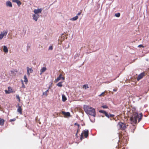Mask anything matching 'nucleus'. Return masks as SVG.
<instances>
[{
	"label": "nucleus",
	"instance_id": "nucleus-1",
	"mask_svg": "<svg viewBox=\"0 0 149 149\" xmlns=\"http://www.w3.org/2000/svg\"><path fill=\"white\" fill-rule=\"evenodd\" d=\"M142 116L143 114L142 113L138 114L137 113L134 112L132 116L130 118L131 122L135 124L138 120V122L139 123L141 120Z\"/></svg>",
	"mask_w": 149,
	"mask_h": 149
},
{
	"label": "nucleus",
	"instance_id": "nucleus-2",
	"mask_svg": "<svg viewBox=\"0 0 149 149\" xmlns=\"http://www.w3.org/2000/svg\"><path fill=\"white\" fill-rule=\"evenodd\" d=\"M84 109L85 112L88 114L95 117L96 113L95 109L92 107L88 106H85Z\"/></svg>",
	"mask_w": 149,
	"mask_h": 149
},
{
	"label": "nucleus",
	"instance_id": "nucleus-3",
	"mask_svg": "<svg viewBox=\"0 0 149 149\" xmlns=\"http://www.w3.org/2000/svg\"><path fill=\"white\" fill-rule=\"evenodd\" d=\"M118 125L120 129L123 130H125L128 126V125L121 122L118 123Z\"/></svg>",
	"mask_w": 149,
	"mask_h": 149
},
{
	"label": "nucleus",
	"instance_id": "nucleus-4",
	"mask_svg": "<svg viewBox=\"0 0 149 149\" xmlns=\"http://www.w3.org/2000/svg\"><path fill=\"white\" fill-rule=\"evenodd\" d=\"M88 130L83 131V132L81 134L80 136V139L81 140H82L84 139L83 136L84 134V136L85 138H87L88 137Z\"/></svg>",
	"mask_w": 149,
	"mask_h": 149
},
{
	"label": "nucleus",
	"instance_id": "nucleus-5",
	"mask_svg": "<svg viewBox=\"0 0 149 149\" xmlns=\"http://www.w3.org/2000/svg\"><path fill=\"white\" fill-rule=\"evenodd\" d=\"M8 31L7 30L4 31L3 32H2L0 34V39H2L4 36H6L8 33Z\"/></svg>",
	"mask_w": 149,
	"mask_h": 149
},
{
	"label": "nucleus",
	"instance_id": "nucleus-6",
	"mask_svg": "<svg viewBox=\"0 0 149 149\" xmlns=\"http://www.w3.org/2000/svg\"><path fill=\"white\" fill-rule=\"evenodd\" d=\"M104 115L106 116L108 118H113L115 116V115L113 114H111L109 113H108L107 112H106L104 113ZM111 120H112V119L110 118Z\"/></svg>",
	"mask_w": 149,
	"mask_h": 149
},
{
	"label": "nucleus",
	"instance_id": "nucleus-7",
	"mask_svg": "<svg viewBox=\"0 0 149 149\" xmlns=\"http://www.w3.org/2000/svg\"><path fill=\"white\" fill-rule=\"evenodd\" d=\"M8 90H5V93L6 94H9L11 93L14 92L15 91H13L12 88L10 87H8Z\"/></svg>",
	"mask_w": 149,
	"mask_h": 149
},
{
	"label": "nucleus",
	"instance_id": "nucleus-8",
	"mask_svg": "<svg viewBox=\"0 0 149 149\" xmlns=\"http://www.w3.org/2000/svg\"><path fill=\"white\" fill-rule=\"evenodd\" d=\"M145 73L144 72L141 73L140 74H139L138 75L137 78V80L139 81V80L142 78L143 77L145 76Z\"/></svg>",
	"mask_w": 149,
	"mask_h": 149
},
{
	"label": "nucleus",
	"instance_id": "nucleus-9",
	"mask_svg": "<svg viewBox=\"0 0 149 149\" xmlns=\"http://www.w3.org/2000/svg\"><path fill=\"white\" fill-rule=\"evenodd\" d=\"M42 10V8H38L37 9H35L34 10V12L36 14H38V13H41Z\"/></svg>",
	"mask_w": 149,
	"mask_h": 149
},
{
	"label": "nucleus",
	"instance_id": "nucleus-10",
	"mask_svg": "<svg viewBox=\"0 0 149 149\" xmlns=\"http://www.w3.org/2000/svg\"><path fill=\"white\" fill-rule=\"evenodd\" d=\"M40 16L38 14H36L35 13L33 15V19L36 21H37L39 18Z\"/></svg>",
	"mask_w": 149,
	"mask_h": 149
},
{
	"label": "nucleus",
	"instance_id": "nucleus-11",
	"mask_svg": "<svg viewBox=\"0 0 149 149\" xmlns=\"http://www.w3.org/2000/svg\"><path fill=\"white\" fill-rule=\"evenodd\" d=\"M12 2L16 3L19 6H20L22 4L21 1L19 0H13L12 1Z\"/></svg>",
	"mask_w": 149,
	"mask_h": 149
},
{
	"label": "nucleus",
	"instance_id": "nucleus-12",
	"mask_svg": "<svg viewBox=\"0 0 149 149\" xmlns=\"http://www.w3.org/2000/svg\"><path fill=\"white\" fill-rule=\"evenodd\" d=\"M27 74L29 76L30 75V73H32L33 72V70L31 68H29L28 67L27 68Z\"/></svg>",
	"mask_w": 149,
	"mask_h": 149
},
{
	"label": "nucleus",
	"instance_id": "nucleus-13",
	"mask_svg": "<svg viewBox=\"0 0 149 149\" xmlns=\"http://www.w3.org/2000/svg\"><path fill=\"white\" fill-rule=\"evenodd\" d=\"M6 5L8 7H12L13 6L12 3L9 1H8L6 2Z\"/></svg>",
	"mask_w": 149,
	"mask_h": 149
},
{
	"label": "nucleus",
	"instance_id": "nucleus-14",
	"mask_svg": "<svg viewBox=\"0 0 149 149\" xmlns=\"http://www.w3.org/2000/svg\"><path fill=\"white\" fill-rule=\"evenodd\" d=\"M22 109L21 106H18L17 111L20 114H22Z\"/></svg>",
	"mask_w": 149,
	"mask_h": 149
},
{
	"label": "nucleus",
	"instance_id": "nucleus-15",
	"mask_svg": "<svg viewBox=\"0 0 149 149\" xmlns=\"http://www.w3.org/2000/svg\"><path fill=\"white\" fill-rule=\"evenodd\" d=\"M62 113L65 116H70V113L69 112H66L64 111H62Z\"/></svg>",
	"mask_w": 149,
	"mask_h": 149
},
{
	"label": "nucleus",
	"instance_id": "nucleus-16",
	"mask_svg": "<svg viewBox=\"0 0 149 149\" xmlns=\"http://www.w3.org/2000/svg\"><path fill=\"white\" fill-rule=\"evenodd\" d=\"M5 122V120L1 118H0V125H3Z\"/></svg>",
	"mask_w": 149,
	"mask_h": 149
},
{
	"label": "nucleus",
	"instance_id": "nucleus-17",
	"mask_svg": "<svg viewBox=\"0 0 149 149\" xmlns=\"http://www.w3.org/2000/svg\"><path fill=\"white\" fill-rule=\"evenodd\" d=\"M3 51L5 53H7L8 52V49L7 47L6 46H3Z\"/></svg>",
	"mask_w": 149,
	"mask_h": 149
},
{
	"label": "nucleus",
	"instance_id": "nucleus-18",
	"mask_svg": "<svg viewBox=\"0 0 149 149\" xmlns=\"http://www.w3.org/2000/svg\"><path fill=\"white\" fill-rule=\"evenodd\" d=\"M62 76V74H60L58 77L57 79L55 80L56 82H58L61 79V77Z\"/></svg>",
	"mask_w": 149,
	"mask_h": 149
},
{
	"label": "nucleus",
	"instance_id": "nucleus-19",
	"mask_svg": "<svg viewBox=\"0 0 149 149\" xmlns=\"http://www.w3.org/2000/svg\"><path fill=\"white\" fill-rule=\"evenodd\" d=\"M24 82H25V83L26 84H27L28 81V80L26 77V75H25L24 76Z\"/></svg>",
	"mask_w": 149,
	"mask_h": 149
},
{
	"label": "nucleus",
	"instance_id": "nucleus-20",
	"mask_svg": "<svg viewBox=\"0 0 149 149\" xmlns=\"http://www.w3.org/2000/svg\"><path fill=\"white\" fill-rule=\"evenodd\" d=\"M46 70V67H42L41 69L40 70V74H41L42 73L45 72Z\"/></svg>",
	"mask_w": 149,
	"mask_h": 149
},
{
	"label": "nucleus",
	"instance_id": "nucleus-21",
	"mask_svg": "<svg viewBox=\"0 0 149 149\" xmlns=\"http://www.w3.org/2000/svg\"><path fill=\"white\" fill-rule=\"evenodd\" d=\"M78 18V17L77 15L72 18L70 19V20L72 21H75L77 20Z\"/></svg>",
	"mask_w": 149,
	"mask_h": 149
},
{
	"label": "nucleus",
	"instance_id": "nucleus-22",
	"mask_svg": "<svg viewBox=\"0 0 149 149\" xmlns=\"http://www.w3.org/2000/svg\"><path fill=\"white\" fill-rule=\"evenodd\" d=\"M67 100V98L63 94L62 95V100L63 102H65Z\"/></svg>",
	"mask_w": 149,
	"mask_h": 149
},
{
	"label": "nucleus",
	"instance_id": "nucleus-23",
	"mask_svg": "<svg viewBox=\"0 0 149 149\" xmlns=\"http://www.w3.org/2000/svg\"><path fill=\"white\" fill-rule=\"evenodd\" d=\"M49 92V89H47V91H45V92H44L43 93L42 95H44L45 96H47L48 95V93Z\"/></svg>",
	"mask_w": 149,
	"mask_h": 149
},
{
	"label": "nucleus",
	"instance_id": "nucleus-24",
	"mask_svg": "<svg viewBox=\"0 0 149 149\" xmlns=\"http://www.w3.org/2000/svg\"><path fill=\"white\" fill-rule=\"evenodd\" d=\"M107 92L106 91L102 92L101 94L99 95V96L100 97H101L102 96H104V95H105V93Z\"/></svg>",
	"mask_w": 149,
	"mask_h": 149
},
{
	"label": "nucleus",
	"instance_id": "nucleus-25",
	"mask_svg": "<svg viewBox=\"0 0 149 149\" xmlns=\"http://www.w3.org/2000/svg\"><path fill=\"white\" fill-rule=\"evenodd\" d=\"M83 87L85 89L89 88V87L88 86V85L87 84H85L83 85Z\"/></svg>",
	"mask_w": 149,
	"mask_h": 149
},
{
	"label": "nucleus",
	"instance_id": "nucleus-26",
	"mask_svg": "<svg viewBox=\"0 0 149 149\" xmlns=\"http://www.w3.org/2000/svg\"><path fill=\"white\" fill-rule=\"evenodd\" d=\"M62 82H60L57 84V86H58L61 87L62 86Z\"/></svg>",
	"mask_w": 149,
	"mask_h": 149
},
{
	"label": "nucleus",
	"instance_id": "nucleus-27",
	"mask_svg": "<svg viewBox=\"0 0 149 149\" xmlns=\"http://www.w3.org/2000/svg\"><path fill=\"white\" fill-rule=\"evenodd\" d=\"M21 81H22V88H25V85H24V84L23 81L22 80H21Z\"/></svg>",
	"mask_w": 149,
	"mask_h": 149
},
{
	"label": "nucleus",
	"instance_id": "nucleus-28",
	"mask_svg": "<svg viewBox=\"0 0 149 149\" xmlns=\"http://www.w3.org/2000/svg\"><path fill=\"white\" fill-rule=\"evenodd\" d=\"M120 15V14L119 13H118L115 14V16L117 17H119Z\"/></svg>",
	"mask_w": 149,
	"mask_h": 149
},
{
	"label": "nucleus",
	"instance_id": "nucleus-29",
	"mask_svg": "<svg viewBox=\"0 0 149 149\" xmlns=\"http://www.w3.org/2000/svg\"><path fill=\"white\" fill-rule=\"evenodd\" d=\"M99 112L100 113H103L104 114V113H105L106 112V111H105L104 110H100Z\"/></svg>",
	"mask_w": 149,
	"mask_h": 149
},
{
	"label": "nucleus",
	"instance_id": "nucleus-30",
	"mask_svg": "<svg viewBox=\"0 0 149 149\" xmlns=\"http://www.w3.org/2000/svg\"><path fill=\"white\" fill-rule=\"evenodd\" d=\"M102 107L104 109H107L108 108V106L106 105H103L102 106Z\"/></svg>",
	"mask_w": 149,
	"mask_h": 149
},
{
	"label": "nucleus",
	"instance_id": "nucleus-31",
	"mask_svg": "<svg viewBox=\"0 0 149 149\" xmlns=\"http://www.w3.org/2000/svg\"><path fill=\"white\" fill-rule=\"evenodd\" d=\"M74 125H76V126H78V128H79V126H80V125H79V124H77V123H76L74 124Z\"/></svg>",
	"mask_w": 149,
	"mask_h": 149
},
{
	"label": "nucleus",
	"instance_id": "nucleus-32",
	"mask_svg": "<svg viewBox=\"0 0 149 149\" xmlns=\"http://www.w3.org/2000/svg\"><path fill=\"white\" fill-rule=\"evenodd\" d=\"M53 49V47L52 46H49V50H52Z\"/></svg>",
	"mask_w": 149,
	"mask_h": 149
},
{
	"label": "nucleus",
	"instance_id": "nucleus-33",
	"mask_svg": "<svg viewBox=\"0 0 149 149\" xmlns=\"http://www.w3.org/2000/svg\"><path fill=\"white\" fill-rule=\"evenodd\" d=\"M138 47H144L142 45H139L138 46Z\"/></svg>",
	"mask_w": 149,
	"mask_h": 149
},
{
	"label": "nucleus",
	"instance_id": "nucleus-34",
	"mask_svg": "<svg viewBox=\"0 0 149 149\" xmlns=\"http://www.w3.org/2000/svg\"><path fill=\"white\" fill-rule=\"evenodd\" d=\"M15 119H10V122H12V121H15Z\"/></svg>",
	"mask_w": 149,
	"mask_h": 149
},
{
	"label": "nucleus",
	"instance_id": "nucleus-35",
	"mask_svg": "<svg viewBox=\"0 0 149 149\" xmlns=\"http://www.w3.org/2000/svg\"><path fill=\"white\" fill-rule=\"evenodd\" d=\"M81 14V12H79L77 14V15H80Z\"/></svg>",
	"mask_w": 149,
	"mask_h": 149
},
{
	"label": "nucleus",
	"instance_id": "nucleus-36",
	"mask_svg": "<svg viewBox=\"0 0 149 149\" xmlns=\"http://www.w3.org/2000/svg\"><path fill=\"white\" fill-rule=\"evenodd\" d=\"M61 79H62L63 80H65V77H61Z\"/></svg>",
	"mask_w": 149,
	"mask_h": 149
},
{
	"label": "nucleus",
	"instance_id": "nucleus-37",
	"mask_svg": "<svg viewBox=\"0 0 149 149\" xmlns=\"http://www.w3.org/2000/svg\"><path fill=\"white\" fill-rule=\"evenodd\" d=\"M114 91H117V89H113V90Z\"/></svg>",
	"mask_w": 149,
	"mask_h": 149
},
{
	"label": "nucleus",
	"instance_id": "nucleus-38",
	"mask_svg": "<svg viewBox=\"0 0 149 149\" xmlns=\"http://www.w3.org/2000/svg\"><path fill=\"white\" fill-rule=\"evenodd\" d=\"M11 73H14V71H11Z\"/></svg>",
	"mask_w": 149,
	"mask_h": 149
},
{
	"label": "nucleus",
	"instance_id": "nucleus-39",
	"mask_svg": "<svg viewBox=\"0 0 149 149\" xmlns=\"http://www.w3.org/2000/svg\"><path fill=\"white\" fill-rule=\"evenodd\" d=\"M79 128H78V129L77 130V133H78V131H79Z\"/></svg>",
	"mask_w": 149,
	"mask_h": 149
},
{
	"label": "nucleus",
	"instance_id": "nucleus-40",
	"mask_svg": "<svg viewBox=\"0 0 149 149\" xmlns=\"http://www.w3.org/2000/svg\"><path fill=\"white\" fill-rule=\"evenodd\" d=\"M15 72H17V70H15Z\"/></svg>",
	"mask_w": 149,
	"mask_h": 149
},
{
	"label": "nucleus",
	"instance_id": "nucleus-41",
	"mask_svg": "<svg viewBox=\"0 0 149 149\" xmlns=\"http://www.w3.org/2000/svg\"><path fill=\"white\" fill-rule=\"evenodd\" d=\"M77 133H76V136H77Z\"/></svg>",
	"mask_w": 149,
	"mask_h": 149
}]
</instances>
